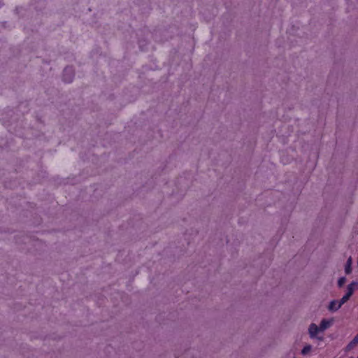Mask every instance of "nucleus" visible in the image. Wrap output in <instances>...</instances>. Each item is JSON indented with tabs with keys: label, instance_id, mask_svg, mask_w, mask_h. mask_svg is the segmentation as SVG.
Masks as SVG:
<instances>
[{
	"label": "nucleus",
	"instance_id": "1",
	"mask_svg": "<svg viewBox=\"0 0 358 358\" xmlns=\"http://www.w3.org/2000/svg\"><path fill=\"white\" fill-rule=\"evenodd\" d=\"M73 71L71 67H66L64 70L63 79L66 83H71L73 78Z\"/></svg>",
	"mask_w": 358,
	"mask_h": 358
},
{
	"label": "nucleus",
	"instance_id": "2",
	"mask_svg": "<svg viewBox=\"0 0 358 358\" xmlns=\"http://www.w3.org/2000/svg\"><path fill=\"white\" fill-rule=\"evenodd\" d=\"M321 331L320 327L315 323H311L308 327V334L311 338H316L317 334Z\"/></svg>",
	"mask_w": 358,
	"mask_h": 358
},
{
	"label": "nucleus",
	"instance_id": "3",
	"mask_svg": "<svg viewBox=\"0 0 358 358\" xmlns=\"http://www.w3.org/2000/svg\"><path fill=\"white\" fill-rule=\"evenodd\" d=\"M333 322H334L333 319H330V320L323 319L321 321L320 326H319L320 331H325L326 329L329 328L333 324Z\"/></svg>",
	"mask_w": 358,
	"mask_h": 358
},
{
	"label": "nucleus",
	"instance_id": "4",
	"mask_svg": "<svg viewBox=\"0 0 358 358\" xmlns=\"http://www.w3.org/2000/svg\"><path fill=\"white\" fill-rule=\"evenodd\" d=\"M341 307L339 301L334 300L331 301L328 306L329 311L334 312L338 310Z\"/></svg>",
	"mask_w": 358,
	"mask_h": 358
},
{
	"label": "nucleus",
	"instance_id": "5",
	"mask_svg": "<svg viewBox=\"0 0 358 358\" xmlns=\"http://www.w3.org/2000/svg\"><path fill=\"white\" fill-rule=\"evenodd\" d=\"M352 260L351 257H349L347 260L345 266V272L346 274H350L352 272Z\"/></svg>",
	"mask_w": 358,
	"mask_h": 358
},
{
	"label": "nucleus",
	"instance_id": "6",
	"mask_svg": "<svg viewBox=\"0 0 358 358\" xmlns=\"http://www.w3.org/2000/svg\"><path fill=\"white\" fill-rule=\"evenodd\" d=\"M357 287V283L355 282H351L350 285H348V290H347V292L348 294H350V296L352 295L353 292H354V290L355 289V288Z\"/></svg>",
	"mask_w": 358,
	"mask_h": 358
},
{
	"label": "nucleus",
	"instance_id": "7",
	"mask_svg": "<svg viewBox=\"0 0 358 358\" xmlns=\"http://www.w3.org/2000/svg\"><path fill=\"white\" fill-rule=\"evenodd\" d=\"M311 350H312V346L310 345H306L302 349L301 354L303 355H306L307 354H308L310 352Z\"/></svg>",
	"mask_w": 358,
	"mask_h": 358
},
{
	"label": "nucleus",
	"instance_id": "8",
	"mask_svg": "<svg viewBox=\"0 0 358 358\" xmlns=\"http://www.w3.org/2000/svg\"><path fill=\"white\" fill-rule=\"evenodd\" d=\"M351 296L350 294H348V293H346L343 297L342 299L339 301H340V304L342 306L343 304H344L345 302H347L350 297Z\"/></svg>",
	"mask_w": 358,
	"mask_h": 358
},
{
	"label": "nucleus",
	"instance_id": "9",
	"mask_svg": "<svg viewBox=\"0 0 358 358\" xmlns=\"http://www.w3.org/2000/svg\"><path fill=\"white\" fill-rule=\"evenodd\" d=\"M346 282V278L345 277H341L338 280V285L339 287L343 286V285Z\"/></svg>",
	"mask_w": 358,
	"mask_h": 358
},
{
	"label": "nucleus",
	"instance_id": "10",
	"mask_svg": "<svg viewBox=\"0 0 358 358\" xmlns=\"http://www.w3.org/2000/svg\"><path fill=\"white\" fill-rule=\"evenodd\" d=\"M357 344L356 343H353V341H352L347 346L348 349V350H350L352 349L354 346H355Z\"/></svg>",
	"mask_w": 358,
	"mask_h": 358
},
{
	"label": "nucleus",
	"instance_id": "11",
	"mask_svg": "<svg viewBox=\"0 0 358 358\" xmlns=\"http://www.w3.org/2000/svg\"><path fill=\"white\" fill-rule=\"evenodd\" d=\"M353 343H356L357 344L358 343V334H357V336L353 338Z\"/></svg>",
	"mask_w": 358,
	"mask_h": 358
},
{
	"label": "nucleus",
	"instance_id": "12",
	"mask_svg": "<svg viewBox=\"0 0 358 358\" xmlns=\"http://www.w3.org/2000/svg\"><path fill=\"white\" fill-rule=\"evenodd\" d=\"M349 358H354V357H349Z\"/></svg>",
	"mask_w": 358,
	"mask_h": 358
},
{
	"label": "nucleus",
	"instance_id": "13",
	"mask_svg": "<svg viewBox=\"0 0 358 358\" xmlns=\"http://www.w3.org/2000/svg\"><path fill=\"white\" fill-rule=\"evenodd\" d=\"M357 234H358V231H357Z\"/></svg>",
	"mask_w": 358,
	"mask_h": 358
}]
</instances>
